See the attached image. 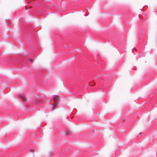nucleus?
I'll use <instances>...</instances> for the list:
<instances>
[{
	"mask_svg": "<svg viewBox=\"0 0 157 157\" xmlns=\"http://www.w3.org/2000/svg\"><path fill=\"white\" fill-rule=\"evenodd\" d=\"M95 85V84H94L93 85H91L90 84V85L91 86H94Z\"/></svg>",
	"mask_w": 157,
	"mask_h": 157,
	"instance_id": "nucleus-4",
	"label": "nucleus"
},
{
	"mask_svg": "<svg viewBox=\"0 0 157 157\" xmlns=\"http://www.w3.org/2000/svg\"><path fill=\"white\" fill-rule=\"evenodd\" d=\"M36 103L39 104L40 103V102L39 101H37V102H36Z\"/></svg>",
	"mask_w": 157,
	"mask_h": 157,
	"instance_id": "nucleus-3",
	"label": "nucleus"
},
{
	"mask_svg": "<svg viewBox=\"0 0 157 157\" xmlns=\"http://www.w3.org/2000/svg\"><path fill=\"white\" fill-rule=\"evenodd\" d=\"M30 60L31 62H33V60L32 59H30Z\"/></svg>",
	"mask_w": 157,
	"mask_h": 157,
	"instance_id": "nucleus-5",
	"label": "nucleus"
},
{
	"mask_svg": "<svg viewBox=\"0 0 157 157\" xmlns=\"http://www.w3.org/2000/svg\"><path fill=\"white\" fill-rule=\"evenodd\" d=\"M28 8H26V7H25V9L26 10H27V9H28Z\"/></svg>",
	"mask_w": 157,
	"mask_h": 157,
	"instance_id": "nucleus-6",
	"label": "nucleus"
},
{
	"mask_svg": "<svg viewBox=\"0 0 157 157\" xmlns=\"http://www.w3.org/2000/svg\"><path fill=\"white\" fill-rule=\"evenodd\" d=\"M22 100L24 101H26V99L25 98H24V97L22 98Z\"/></svg>",
	"mask_w": 157,
	"mask_h": 157,
	"instance_id": "nucleus-2",
	"label": "nucleus"
},
{
	"mask_svg": "<svg viewBox=\"0 0 157 157\" xmlns=\"http://www.w3.org/2000/svg\"><path fill=\"white\" fill-rule=\"evenodd\" d=\"M54 100H55V102H57L59 99V97L55 95L53 98Z\"/></svg>",
	"mask_w": 157,
	"mask_h": 157,
	"instance_id": "nucleus-1",
	"label": "nucleus"
},
{
	"mask_svg": "<svg viewBox=\"0 0 157 157\" xmlns=\"http://www.w3.org/2000/svg\"><path fill=\"white\" fill-rule=\"evenodd\" d=\"M31 7H31V6L30 7V8H31Z\"/></svg>",
	"mask_w": 157,
	"mask_h": 157,
	"instance_id": "nucleus-7",
	"label": "nucleus"
}]
</instances>
